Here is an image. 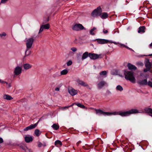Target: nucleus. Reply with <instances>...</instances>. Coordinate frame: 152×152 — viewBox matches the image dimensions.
<instances>
[{"mask_svg":"<svg viewBox=\"0 0 152 152\" xmlns=\"http://www.w3.org/2000/svg\"><path fill=\"white\" fill-rule=\"evenodd\" d=\"M138 113L139 111L137 110L132 109L129 111L125 112H115L112 113V115H118L122 117H124L129 116L131 114L137 113Z\"/></svg>","mask_w":152,"mask_h":152,"instance_id":"1","label":"nucleus"},{"mask_svg":"<svg viewBox=\"0 0 152 152\" xmlns=\"http://www.w3.org/2000/svg\"><path fill=\"white\" fill-rule=\"evenodd\" d=\"M124 74L125 76V78L126 80H129L133 83L135 82V79L134 76L133 72L125 70Z\"/></svg>","mask_w":152,"mask_h":152,"instance_id":"2","label":"nucleus"},{"mask_svg":"<svg viewBox=\"0 0 152 152\" xmlns=\"http://www.w3.org/2000/svg\"><path fill=\"white\" fill-rule=\"evenodd\" d=\"M34 39L33 37H31L28 39L26 41V54L27 51L28 50L31 48Z\"/></svg>","mask_w":152,"mask_h":152,"instance_id":"3","label":"nucleus"},{"mask_svg":"<svg viewBox=\"0 0 152 152\" xmlns=\"http://www.w3.org/2000/svg\"><path fill=\"white\" fill-rule=\"evenodd\" d=\"M102 10L100 7H98L96 9L94 10L91 14V15L94 17L101 16Z\"/></svg>","mask_w":152,"mask_h":152,"instance_id":"4","label":"nucleus"},{"mask_svg":"<svg viewBox=\"0 0 152 152\" xmlns=\"http://www.w3.org/2000/svg\"><path fill=\"white\" fill-rule=\"evenodd\" d=\"M96 113L99 115H112V113L109 112H105L100 109H96Z\"/></svg>","mask_w":152,"mask_h":152,"instance_id":"5","label":"nucleus"},{"mask_svg":"<svg viewBox=\"0 0 152 152\" xmlns=\"http://www.w3.org/2000/svg\"><path fill=\"white\" fill-rule=\"evenodd\" d=\"M101 56V54L98 55L94 53H89V57L91 59L95 60L99 58H101L102 57L100 56Z\"/></svg>","mask_w":152,"mask_h":152,"instance_id":"6","label":"nucleus"},{"mask_svg":"<svg viewBox=\"0 0 152 152\" xmlns=\"http://www.w3.org/2000/svg\"><path fill=\"white\" fill-rule=\"evenodd\" d=\"M148 5H151L148 1H144L143 3V6H141L140 7L139 9L141 10V11H143V10L142 9V8L143 7L146 8L147 9L151 8L152 7L151 6V7H148Z\"/></svg>","mask_w":152,"mask_h":152,"instance_id":"7","label":"nucleus"},{"mask_svg":"<svg viewBox=\"0 0 152 152\" xmlns=\"http://www.w3.org/2000/svg\"><path fill=\"white\" fill-rule=\"evenodd\" d=\"M94 41H97L99 44H101L107 43L109 42L108 40L102 39H95Z\"/></svg>","mask_w":152,"mask_h":152,"instance_id":"8","label":"nucleus"},{"mask_svg":"<svg viewBox=\"0 0 152 152\" xmlns=\"http://www.w3.org/2000/svg\"><path fill=\"white\" fill-rule=\"evenodd\" d=\"M22 69L19 66H17L15 69L14 73L15 75H18L20 74L22 72Z\"/></svg>","mask_w":152,"mask_h":152,"instance_id":"9","label":"nucleus"},{"mask_svg":"<svg viewBox=\"0 0 152 152\" xmlns=\"http://www.w3.org/2000/svg\"><path fill=\"white\" fill-rule=\"evenodd\" d=\"M38 122L39 121L34 124H32L29 126L26 127L24 129V131H27L35 128L37 126Z\"/></svg>","mask_w":152,"mask_h":152,"instance_id":"10","label":"nucleus"},{"mask_svg":"<svg viewBox=\"0 0 152 152\" xmlns=\"http://www.w3.org/2000/svg\"><path fill=\"white\" fill-rule=\"evenodd\" d=\"M137 83L141 86H145L148 85V82L147 80L144 79L142 80H140L137 81Z\"/></svg>","mask_w":152,"mask_h":152,"instance_id":"11","label":"nucleus"},{"mask_svg":"<svg viewBox=\"0 0 152 152\" xmlns=\"http://www.w3.org/2000/svg\"><path fill=\"white\" fill-rule=\"evenodd\" d=\"M145 66L146 68H148L149 69L150 68H151V66L152 65V64H151L149 61V59L148 58L146 59L145 62Z\"/></svg>","mask_w":152,"mask_h":152,"instance_id":"12","label":"nucleus"},{"mask_svg":"<svg viewBox=\"0 0 152 152\" xmlns=\"http://www.w3.org/2000/svg\"><path fill=\"white\" fill-rule=\"evenodd\" d=\"M106 84V82L104 81H102L97 84V86L99 89H100Z\"/></svg>","mask_w":152,"mask_h":152,"instance_id":"13","label":"nucleus"},{"mask_svg":"<svg viewBox=\"0 0 152 152\" xmlns=\"http://www.w3.org/2000/svg\"><path fill=\"white\" fill-rule=\"evenodd\" d=\"M77 82L80 85L82 86L86 87L88 86V84L84 82V81L80 80L79 79H77Z\"/></svg>","mask_w":152,"mask_h":152,"instance_id":"14","label":"nucleus"},{"mask_svg":"<svg viewBox=\"0 0 152 152\" xmlns=\"http://www.w3.org/2000/svg\"><path fill=\"white\" fill-rule=\"evenodd\" d=\"M127 66L129 70L133 69L135 70H136L137 69V67L136 66H135L134 65H132L130 63H129L128 64Z\"/></svg>","mask_w":152,"mask_h":152,"instance_id":"15","label":"nucleus"},{"mask_svg":"<svg viewBox=\"0 0 152 152\" xmlns=\"http://www.w3.org/2000/svg\"><path fill=\"white\" fill-rule=\"evenodd\" d=\"M69 92L71 95L73 96L75 95L77 93V91L72 88L69 90Z\"/></svg>","mask_w":152,"mask_h":152,"instance_id":"16","label":"nucleus"},{"mask_svg":"<svg viewBox=\"0 0 152 152\" xmlns=\"http://www.w3.org/2000/svg\"><path fill=\"white\" fill-rule=\"evenodd\" d=\"M33 140V139L32 136H26L25 137V141L27 143H29L32 142Z\"/></svg>","mask_w":152,"mask_h":152,"instance_id":"17","label":"nucleus"},{"mask_svg":"<svg viewBox=\"0 0 152 152\" xmlns=\"http://www.w3.org/2000/svg\"><path fill=\"white\" fill-rule=\"evenodd\" d=\"M88 56L89 57V53L87 52H86L83 53L82 55V60H83L84 59L87 58Z\"/></svg>","mask_w":152,"mask_h":152,"instance_id":"18","label":"nucleus"},{"mask_svg":"<svg viewBox=\"0 0 152 152\" xmlns=\"http://www.w3.org/2000/svg\"><path fill=\"white\" fill-rule=\"evenodd\" d=\"M77 28H78V31L82 30L83 29L86 30V28L81 24L80 23L76 24Z\"/></svg>","mask_w":152,"mask_h":152,"instance_id":"19","label":"nucleus"},{"mask_svg":"<svg viewBox=\"0 0 152 152\" xmlns=\"http://www.w3.org/2000/svg\"><path fill=\"white\" fill-rule=\"evenodd\" d=\"M32 65L28 64H23V67L25 69H28L31 67Z\"/></svg>","mask_w":152,"mask_h":152,"instance_id":"20","label":"nucleus"},{"mask_svg":"<svg viewBox=\"0 0 152 152\" xmlns=\"http://www.w3.org/2000/svg\"><path fill=\"white\" fill-rule=\"evenodd\" d=\"M3 98L7 100H10L13 99V98L8 94L4 95L3 96Z\"/></svg>","mask_w":152,"mask_h":152,"instance_id":"21","label":"nucleus"},{"mask_svg":"<svg viewBox=\"0 0 152 152\" xmlns=\"http://www.w3.org/2000/svg\"><path fill=\"white\" fill-rule=\"evenodd\" d=\"M144 110L146 113L152 114V109L151 108L146 107L145 108Z\"/></svg>","mask_w":152,"mask_h":152,"instance_id":"22","label":"nucleus"},{"mask_svg":"<svg viewBox=\"0 0 152 152\" xmlns=\"http://www.w3.org/2000/svg\"><path fill=\"white\" fill-rule=\"evenodd\" d=\"M145 27L144 26H140L139 28V30L138 31V32L139 33H140L141 32H145Z\"/></svg>","mask_w":152,"mask_h":152,"instance_id":"23","label":"nucleus"},{"mask_svg":"<svg viewBox=\"0 0 152 152\" xmlns=\"http://www.w3.org/2000/svg\"><path fill=\"white\" fill-rule=\"evenodd\" d=\"M52 127L54 130H57L59 128V126L58 124H53L52 126Z\"/></svg>","mask_w":152,"mask_h":152,"instance_id":"24","label":"nucleus"},{"mask_svg":"<svg viewBox=\"0 0 152 152\" xmlns=\"http://www.w3.org/2000/svg\"><path fill=\"white\" fill-rule=\"evenodd\" d=\"M102 19H105L107 18L108 15L106 12H103L102 15L100 16Z\"/></svg>","mask_w":152,"mask_h":152,"instance_id":"25","label":"nucleus"},{"mask_svg":"<svg viewBox=\"0 0 152 152\" xmlns=\"http://www.w3.org/2000/svg\"><path fill=\"white\" fill-rule=\"evenodd\" d=\"M55 145L57 146H61L62 145L61 142L59 140H56L55 142Z\"/></svg>","mask_w":152,"mask_h":152,"instance_id":"26","label":"nucleus"},{"mask_svg":"<svg viewBox=\"0 0 152 152\" xmlns=\"http://www.w3.org/2000/svg\"><path fill=\"white\" fill-rule=\"evenodd\" d=\"M96 29V28L95 27H93V28L91 29L90 31V34L94 35H95V34L93 31Z\"/></svg>","mask_w":152,"mask_h":152,"instance_id":"27","label":"nucleus"},{"mask_svg":"<svg viewBox=\"0 0 152 152\" xmlns=\"http://www.w3.org/2000/svg\"><path fill=\"white\" fill-rule=\"evenodd\" d=\"M74 103V104H76V105L78 107H79L81 108H85V107L83 105L80 103Z\"/></svg>","mask_w":152,"mask_h":152,"instance_id":"28","label":"nucleus"},{"mask_svg":"<svg viewBox=\"0 0 152 152\" xmlns=\"http://www.w3.org/2000/svg\"><path fill=\"white\" fill-rule=\"evenodd\" d=\"M68 72V71L67 69H64L61 72V75H65Z\"/></svg>","mask_w":152,"mask_h":152,"instance_id":"29","label":"nucleus"},{"mask_svg":"<svg viewBox=\"0 0 152 152\" xmlns=\"http://www.w3.org/2000/svg\"><path fill=\"white\" fill-rule=\"evenodd\" d=\"M117 90L119 91H122L123 90V88L120 85H118L116 87Z\"/></svg>","mask_w":152,"mask_h":152,"instance_id":"30","label":"nucleus"},{"mask_svg":"<svg viewBox=\"0 0 152 152\" xmlns=\"http://www.w3.org/2000/svg\"><path fill=\"white\" fill-rule=\"evenodd\" d=\"M35 135L37 136H38L41 133H40V131L38 129H36L35 130L34 132Z\"/></svg>","mask_w":152,"mask_h":152,"instance_id":"31","label":"nucleus"},{"mask_svg":"<svg viewBox=\"0 0 152 152\" xmlns=\"http://www.w3.org/2000/svg\"><path fill=\"white\" fill-rule=\"evenodd\" d=\"M76 24L73 26L72 27V29L73 30L76 31H78V28Z\"/></svg>","mask_w":152,"mask_h":152,"instance_id":"32","label":"nucleus"},{"mask_svg":"<svg viewBox=\"0 0 152 152\" xmlns=\"http://www.w3.org/2000/svg\"><path fill=\"white\" fill-rule=\"evenodd\" d=\"M44 28L45 29H48L50 28V25L49 24H47L44 25H42Z\"/></svg>","mask_w":152,"mask_h":152,"instance_id":"33","label":"nucleus"},{"mask_svg":"<svg viewBox=\"0 0 152 152\" xmlns=\"http://www.w3.org/2000/svg\"><path fill=\"white\" fill-rule=\"evenodd\" d=\"M121 142L122 143V145H124L123 144L125 145L128 143V140L127 139H126V140H122L121 141Z\"/></svg>","mask_w":152,"mask_h":152,"instance_id":"34","label":"nucleus"},{"mask_svg":"<svg viewBox=\"0 0 152 152\" xmlns=\"http://www.w3.org/2000/svg\"><path fill=\"white\" fill-rule=\"evenodd\" d=\"M151 68L149 69L148 68H146V69H144L143 70L144 72H147L148 71H149L151 72H152V71L151 70Z\"/></svg>","mask_w":152,"mask_h":152,"instance_id":"35","label":"nucleus"},{"mask_svg":"<svg viewBox=\"0 0 152 152\" xmlns=\"http://www.w3.org/2000/svg\"><path fill=\"white\" fill-rule=\"evenodd\" d=\"M31 51H28V50L27 51L26 54V51H25V55L24 56V58L26 57V56H29L30 53Z\"/></svg>","mask_w":152,"mask_h":152,"instance_id":"36","label":"nucleus"},{"mask_svg":"<svg viewBox=\"0 0 152 152\" xmlns=\"http://www.w3.org/2000/svg\"><path fill=\"white\" fill-rule=\"evenodd\" d=\"M99 74L101 75H106L107 74V72H106V71H102Z\"/></svg>","mask_w":152,"mask_h":152,"instance_id":"37","label":"nucleus"},{"mask_svg":"<svg viewBox=\"0 0 152 152\" xmlns=\"http://www.w3.org/2000/svg\"><path fill=\"white\" fill-rule=\"evenodd\" d=\"M121 45L122 46H123L124 47L130 50L133 51V50L132 48H129V47H128V46H127L125 45H124L123 44H121Z\"/></svg>","mask_w":152,"mask_h":152,"instance_id":"38","label":"nucleus"},{"mask_svg":"<svg viewBox=\"0 0 152 152\" xmlns=\"http://www.w3.org/2000/svg\"><path fill=\"white\" fill-rule=\"evenodd\" d=\"M72 62L71 61L69 60L68 62H67L66 64L67 66H69L72 65Z\"/></svg>","mask_w":152,"mask_h":152,"instance_id":"39","label":"nucleus"},{"mask_svg":"<svg viewBox=\"0 0 152 152\" xmlns=\"http://www.w3.org/2000/svg\"><path fill=\"white\" fill-rule=\"evenodd\" d=\"M43 26H42L41 25L40 26V28L39 32V34L43 30V29H44Z\"/></svg>","mask_w":152,"mask_h":152,"instance_id":"40","label":"nucleus"},{"mask_svg":"<svg viewBox=\"0 0 152 152\" xmlns=\"http://www.w3.org/2000/svg\"><path fill=\"white\" fill-rule=\"evenodd\" d=\"M6 34L4 32H3L2 34H0V37L1 38H2L3 37H5L6 36Z\"/></svg>","mask_w":152,"mask_h":152,"instance_id":"41","label":"nucleus"},{"mask_svg":"<svg viewBox=\"0 0 152 152\" xmlns=\"http://www.w3.org/2000/svg\"><path fill=\"white\" fill-rule=\"evenodd\" d=\"M148 85L152 88V82L151 81H149L148 82Z\"/></svg>","mask_w":152,"mask_h":152,"instance_id":"42","label":"nucleus"},{"mask_svg":"<svg viewBox=\"0 0 152 152\" xmlns=\"http://www.w3.org/2000/svg\"><path fill=\"white\" fill-rule=\"evenodd\" d=\"M71 50L73 52H75L77 51V49L75 47H72L71 48Z\"/></svg>","mask_w":152,"mask_h":152,"instance_id":"43","label":"nucleus"},{"mask_svg":"<svg viewBox=\"0 0 152 152\" xmlns=\"http://www.w3.org/2000/svg\"><path fill=\"white\" fill-rule=\"evenodd\" d=\"M109 43H113L115 45H117L118 44V43H117L115 42H113L111 40H109Z\"/></svg>","mask_w":152,"mask_h":152,"instance_id":"44","label":"nucleus"},{"mask_svg":"<svg viewBox=\"0 0 152 152\" xmlns=\"http://www.w3.org/2000/svg\"><path fill=\"white\" fill-rule=\"evenodd\" d=\"M103 32L104 34H106L108 32V31L107 30H105L104 29L103 30Z\"/></svg>","mask_w":152,"mask_h":152,"instance_id":"45","label":"nucleus"},{"mask_svg":"<svg viewBox=\"0 0 152 152\" xmlns=\"http://www.w3.org/2000/svg\"><path fill=\"white\" fill-rule=\"evenodd\" d=\"M0 83H6V84H8V83L7 82H6V81H2L1 80V81H0Z\"/></svg>","mask_w":152,"mask_h":152,"instance_id":"46","label":"nucleus"},{"mask_svg":"<svg viewBox=\"0 0 152 152\" xmlns=\"http://www.w3.org/2000/svg\"><path fill=\"white\" fill-rule=\"evenodd\" d=\"M3 142L4 140L1 137H0V143H2Z\"/></svg>","mask_w":152,"mask_h":152,"instance_id":"47","label":"nucleus"},{"mask_svg":"<svg viewBox=\"0 0 152 152\" xmlns=\"http://www.w3.org/2000/svg\"><path fill=\"white\" fill-rule=\"evenodd\" d=\"M7 0H1V3H5Z\"/></svg>","mask_w":152,"mask_h":152,"instance_id":"48","label":"nucleus"},{"mask_svg":"<svg viewBox=\"0 0 152 152\" xmlns=\"http://www.w3.org/2000/svg\"><path fill=\"white\" fill-rule=\"evenodd\" d=\"M20 148H21L22 149L24 150H26V147L22 146H20Z\"/></svg>","mask_w":152,"mask_h":152,"instance_id":"49","label":"nucleus"},{"mask_svg":"<svg viewBox=\"0 0 152 152\" xmlns=\"http://www.w3.org/2000/svg\"><path fill=\"white\" fill-rule=\"evenodd\" d=\"M42 145V143L40 142H39L38 145V146L39 147H41Z\"/></svg>","mask_w":152,"mask_h":152,"instance_id":"50","label":"nucleus"},{"mask_svg":"<svg viewBox=\"0 0 152 152\" xmlns=\"http://www.w3.org/2000/svg\"><path fill=\"white\" fill-rule=\"evenodd\" d=\"M81 141H79L77 143H76V145H77V146H78L79 144L81 143Z\"/></svg>","mask_w":152,"mask_h":152,"instance_id":"51","label":"nucleus"},{"mask_svg":"<svg viewBox=\"0 0 152 152\" xmlns=\"http://www.w3.org/2000/svg\"><path fill=\"white\" fill-rule=\"evenodd\" d=\"M74 104V103H73L72 105H70V106H66V107H65V108H68V107H72V106Z\"/></svg>","mask_w":152,"mask_h":152,"instance_id":"52","label":"nucleus"},{"mask_svg":"<svg viewBox=\"0 0 152 152\" xmlns=\"http://www.w3.org/2000/svg\"><path fill=\"white\" fill-rule=\"evenodd\" d=\"M82 148L83 149H85L86 150H88V148H86V147L85 146H82Z\"/></svg>","mask_w":152,"mask_h":152,"instance_id":"53","label":"nucleus"},{"mask_svg":"<svg viewBox=\"0 0 152 152\" xmlns=\"http://www.w3.org/2000/svg\"><path fill=\"white\" fill-rule=\"evenodd\" d=\"M56 91H59V88L58 87L56 88L55 89Z\"/></svg>","mask_w":152,"mask_h":152,"instance_id":"54","label":"nucleus"},{"mask_svg":"<svg viewBox=\"0 0 152 152\" xmlns=\"http://www.w3.org/2000/svg\"><path fill=\"white\" fill-rule=\"evenodd\" d=\"M148 15H149V16L150 17H152V13L151 12H149L148 13Z\"/></svg>","mask_w":152,"mask_h":152,"instance_id":"55","label":"nucleus"},{"mask_svg":"<svg viewBox=\"0 0 152 152\" xmlns=\"http://www.w3.org/2000/svg\"><path fill=\"white\" fill-rule=\"evenodd\" d=\"M49 17H48V18L46 20V22H48L49 21Z\"/></svg>","mask_w":152,"mask_h":152,"instance_id":"56","label":"nucleus"},{"mask_svg":"<svg viewBox=\"0 0 152 152\" xmlns=\"http://www.w3.org/2000/svg\"><path fill=\"white\" fill-rule=\"evenodd\" d=\"M107 93H108V94H111V92L108 90L107 91Z\"/></svg>","mask_w":152,"mask_h":152,"instance_id":"57","label":"nucleus"},{"mask_svg":"<svg viewBox=\"0 0 152 152\" xmlns=\"http://www.w3.org/2000/svg\"><path fill=\"white\" fill-rule=\"evenodd\" d=\"M86 145L87 146V147H86V148H88V149H89V147L87 145Z\"/></svg>","mask_w":152,"mask_h":152,"instance_id":"58","label":"nucleus"},{"mask_svg":"<svg viewBox=\"0 0 152 152\" xmlns=\"http://www.w3.org/2000/svg\"><path fill=\"white\" fill-rule=\"evenodd\" d=\"M149 56H152V54H150L149 55Z\"/></svg>","mask_w":152,"mask_h":152,"instance_id":"59","label":"nucleus"},{"mask_svg":"<svg viewBox=\"0 0 152 152\" xmlns=\"http://www.w3.org/2000/svg\"><path fill=\"white\" fill-rule=\"evenodd\" d=\"M126 146L127 147H128V146L127 145H126Z\"/></svg>","mask_w":152,"mask_h":152,"instance_id":"60","label":"nucleus"},{"mask_svg":"<svg viewBox=\"0 0 152 152\" xmlns=\"http://www.w3.org/2000/svg\"><path fill=\"white\" fill-rule=\"evenodd\" d=\"M144 12H145V13H144V14H146V13L145 12V11H144Z\"/></svg>","mask_w":152,"mask_h":152,"instance_id":"61","label":"nucleus"},{"mask_svg":"<svg viewBox=\"0 0 152 152\" xmlns=\"http://www.w3.org/2000/svg\"><path fill=\"white\" fill-rule=\"evenodd\" d=\"M150 116L152 117V115H150Z\"/></svg>","mask_w":152,"mask_h":152,"instance_id":"62","label":"nucleus"},{"mask_svg":"<svg viewBox=\"0 0 152 152\" xmlns=\"http://www.w3.org/2000/svg\"><path fill=\"white\" fill-rule=\"evenodd\" d=\"M151 5L150 6L148 5V7H151Z\"/></svg>","mask_w":152,"mask_h":152,"instance_id":"63","label":"nucleus"},{"mask_svg":"<svg viewBox=\"0 0 152 152\" xmlns=\"http://www.w3.org/2000/svg\"><path fill=\"white\" fill-rule=\"evenodd\" d=\"M9 87H10V85L9 84Z\"/></svg>","mask_w":152,"mask_h":152,"instance_id":"64","label":"nucleus"}]
</instances>
